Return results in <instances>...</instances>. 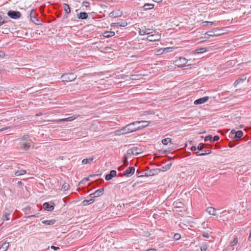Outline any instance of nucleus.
Returning <instances> with one entry per match:
<instances>
[{
    "mask_svg": "<svg viewBox=\"0 0 251 251\" xmlns=\"http://www.w3.org/2000/svg\"><path fill=\"white\" fill-rule=\"evenodd\" d=\"M137 124V121L130 123L124 128H122L119 132L122 134L132 132L138 130V128L136 126Z\"/></svg>",
    "mask_w": 251,
    "mask_h": 251,
    "instance_id": "f257e3e1",
    "label": "nucleus"
},
{
    "mask_svg": "<svg viewBox=\"0 0 251 251\" xmlns=\"http://www.w3.org/2000/svg\"><path fill=\"white\" fill-rule=\"evenodd\" d=\"M143 151V149L142 148L138 147H133L127 151V154L130 155H137Z\"/></svg>",
    "mask_w": 251,
    "mask_h": 251,
    "instance_id": "f03ea898",
    "label": "nucleus"
},
{
    "mask_svg": "<svg viewBox=\"0 0 251 251\" xmlns=\"http://www.w3.org/2000/svg\"><path fill=\"white\" fill-rule=\"evenodd\" d=\"M188 62V60L184 57H180L175 61V65L182 68Z\"/></svg>",
    "mask_w": 251,
    "mask_h": 251,
    "instance_id": "7ed1b4c3",
    "label": "nucleus"
},
{
    "mask_svg": "<svg viewBox=\"0 0 251 251\" xmlns=\"http://www.w3.org/2000/svg\"><path fill=\"white\" fill-rule=\"evenodd\" d=\"M32 145L31 140H27L26 141H22L20 143V147L24 150L25 151L28 150Z\"/></svg>",
    "mask_w": 251,
    "mask_h": 251,
    "instance_id": "20e7f679",
    "label": "nucleus"
},
{
    "mask_svg": "<svg viewBox=\"0 0 251 251\" xmlns=\"http://www.w3.org/2000/svg\"><path fill=\"white\" fill-rule=\"evenodd\" d=\"M76 78L73 74H64L61 76L63 81L69 82L74 80Z\"/></svg>",
    "mask_w": 251,
    "mask_h": 251,
    "instance_id": "39448f33",
    "label": "nucleus"
},
{
    "mask_svg": "<svg viewBox=\"0 0 251 251\" xmlns=\"http://www.w3.org/2000/svg\"><path fill=\"white\" fill-rule=\"evenodd\" d=\"M7 15L10 17L11 18L14 19H17L20 18L21 16V14L19 11H15L12 10H9L7 12Z\"/></svg>",
    "mask_w": 251,
    "mask_h": 251,
    "instance_id": "423d86ee",
    "label": "nucleus"
},
{
    "mask_svg": "<svg viewBox=\"0 0 251 251\" xmlns=\"http://www.w3.org/2000/svg\"><path fill=\"white\" fill-rule=\"evenodd\" d=\"M161 38V35L159 34H153L148 36L147 39L151 42L159 41Z\"/></svg>",
    "mask_w": 251,
    "mask_h": 251,
    "instance_id": "0eeeda50",
    "label": "nucleus"
},
{
    "mask_svg": "<svg viewBox=\"0 0 251 251\" xmlns=\"http://www.w3.org/2000/svg\"><path fill=\"white\" fill-rule=\"evenodd\" d=\"M20 128V126H6L5 127L0 129V132L5 130H7L8 129H10L11 130L7 132V134H12L13 132H15L16 129H19Z\"/></svg>",
    "mask_w": 251,
    "mask_h": 251,
    "instance_id": "6e6552de",
    "label": "nucleus"
},
{
    "mask_svg": "<svg viewBox=\"0 0 251 251\" xmlns=\"http://www.w3.org/2000/svg\"><path fill=\"white\" fill-rule=\"evenodd\" d=\"M135 168L134 167H129L124 172L123 175L126 177H130L133 175L135 172Z\"/></svg>",
    "mask_w": 251,
    "mask_h": 251,
    "instance_id": "1a4fd4ad",
    "label": "nucleus"
},
{
    "mask_svg": "<svg viewBox=\"0 0 251 251\" xmlns=\"http://www.w3.org/2000/svg\"><path fill=\"white\" fill-rule=\"evenodd\" d=\"M137 124H142L141 125L137 126V128H138V130L141 129L144 127H147L149 125L150 123V122L148 121H137Z\"/></svg>",
    "mask_w": 251,
    "mask_h": 251,
    "instance_id": "9d476101",
    "label": "nucleus"
},
{
    "mask_svg": "<svg viewBox=\"0 0 251 251\" xmlns=\"http://www.w3.org/2000/svg\"><path fill=\"white\" fill-rule=\"evenodd\" d=\"M209 98L208 96H206L203 98H200L199 99L196 100L194 101L195 104H201L205 103L208 100Z\"/></svg>",
    "mask_w": 251,
    "mask_h": 251,
    "instance_id": "9b49d317",
    "label": "nucleus"
},
{
    "mask_svg": "<svg viewBox=\"0 0 251 251\" xmlns=\"http://www.w3.org/2000/svg\"><path fill=\"white\" fill-rule=\"evenodd\" d=\"M103 191H104L103 188L98 189L96 191H95V193L91 194L90 195V197L94 198L95 197H99L100 196H101L103 194Z\"/></svg>",
    "mask_w": 251,
    "mask_h": 251,
    "instance_id": "f8f14e48",
    "label": "nucleus"
},
{
    "mask_svg": "<svg viewBox=\"0 0 251 251\" xmlns=\"http://www.w3.org/2000/svg\"><path fill=\"white\" fill-rule=\"evenodd\" d=\"M174 48L172 47H167L164 49L159 50L157 52L158 54H163L167 52H172L174 50Z\"/></svg>",
    "mask_w": 251,
    "mask_h": 251,
    "instance_id": "ddd939ff",
    "label": "nucleus"
},
{
    "mask_svg": "<svg viewBox=\"0 0 251 251\" xmlns=\"http://www.w3.org/2000/svg\"><path fill=\"white\" fill-rule=\"evenodd\" d=\"M116 171L115 170H112L110 172V173L109 174H107L105 176V179L106 180H111L113 177L115 176H116Z\"/></svg>",
    "mask_w": 251,
    "mask_h": 251,
    "instance_id": "4468645a",
    "label": "nucleus"
},
{
    "mask_svg": "<svg viewBox=\"0 0 251 251\" xmlns=\"http://www.w3.org/2000/svg\"><path fill=\"white\" fill-rule=\"evenodd\" d=\"M44 208L48 211H52L54 209V206L53 205H50L48 202H45L43 204Z\"/></svg>",
    "mask_w": 251,
    "mask_h": 251,
    "instance_id": "2eb2a0df",
    "label": "nucleus"
},
{
    "mask_svg": "<svg viewBox=\"0 0 251 251\" xmlns=\"http://www.w3.org/2000/svg\"><path fill=\"white\" fill-rule=\"evenodd\" d=\"M217 30L216 29H213L211 31H207L205 33V34L212 37L218 36L221 35V33H217Z\"/></svg>",
    "mask_w": 251,
    "mask_h": 251,
    "instance_id": "dca6fc26",
    "label": "nucleus"
},
{
    "mask_svg": "<svg viewBox=\"0 0 251 251\" xmlns=\"http://www.w3.org/2000/svg\"><path fill=\"white\" fill-rule=\"evenodd\" d=\"M206 212L211 215L216 216L217 215L216 210L215 208L211 207H208L206 208Z\"/></svg>",
    "mask_w": 251,
    "mask_h": 251,
    "instance_id": "f3484780",
    "label": "nucleus"
},
{
    "mask_svg": "<svg viewBox=\"0 0 251 251\" xmlns=\"http://www.w3.org/2000/svg\"><path fill=\"white\" fill-rule=\"evenodd\" d=\"M75 118H76V117H73L72 116V117H69L66 118L53 120V121H55L56 122L72 121L74 120V119H75Z\"/></svg>",
    "mask_w": 251,
    "mask_h": 251,
    "instance_id": "a211bd4d",
    "label": "nucleus"
},
{
    "mask_svg": "<svg viewBox=\"0 0 251 251\" xmlns=\"http://www.w3.org/2000/svg\"><path fill=\"white\" fill-rule=\"evenodd\" d=\"M243 135V132L241 130H238L236 132H235V135L234 137V139L236 140H238L241 139Z\"/></svg>",
    "mask_w": 251,
    "mask_h": 251,
    "instance_id": "6ab92c4d",
    "label": "nucleus"
},
{
    "mask_svg": "<svg viewBox=\"0 0 251 251\" xmlns=\"http://www.w3.org/2000/svg\"><path fill=\"white\" fill-rule=\"evenodd\" d=\"M88 17V15L87 13L85 12H81L77 16V18L78 19L85 20L87 19Z\"/></svg>",
    "mask_w": 251,
    "mask_h": 251,
    "instance_id": "aec40b11",
    "label": "nucleus"
},
{
    "mask_svg": "<svg viewBox=\"0 0 251 251\" xmlns=\"http://www.w3.org/2000/svg\"><path fill=\"white\" fill-rule=\"evenodd\" d=\"M94 157H90L88 158L84 159L82 160V163L84 165L90 164L94 160Z\"/></svg>",
    "mask_w": 251,
    "mask_h": 251,
    "instance_id": "412c9836",
    "label": "nucleus"
},
{
    "mask_svg": "<svg viewBox=\"0 0 251 251\" xmlns=\"http://www.w3.org/2000/svg\"><path fill=\"white\" fill-rule=\"evenodd\" d=\"M95 201L94 198L91 197L89 200H85L82 201L83 205H88L92 203Z\"/></svg>",
    "mask_w": 251,
    "mask_h": 251,
    "instance_id": "4be33fe9",
    "label": "nucleus"
},
{
    "mask_svg": "<svg viewBox=\"0 0 251 251\" xmlns=\"http://www.w3.org/2000/svg\"><path fill=\"white\" fill-rule=\"evenodd\" d=\"M55 222L56 221L54 219H51L43 221L42 223L45 225L50 226L53 225L55 223Z\"/></svg>",
    "mask_w": 251,
    "mask_h": 251,
    "instance_id": "5701e85b",
    "label": "nucleus"
},
{
    "mask_svg": "<svg viewBox=\"0 0 251 251\" xmlns=\"http://www.w3.org/2000/svg\"><path fill=\"white\" fill-rule=\"evenodd\" d=\"M115 34L113 31H105L103 33V36L105 38H109L114 36Z\"/></svg>",
    "mask_w": 251,
    "mask_h": 251,
    "instance_id": "b1692460",
    "label": "nucleus"
},
{
    "mask_svg": "<svg viewBox=\"0 0 251 251\" xmlns=\"http://www.w3.org/2000/svg\"><path fill=\"white\" fill-rule=\"evenodd\" d=\"M206 51H207V50H206V48H199V49L194 50L193 51V52L194 53L199 54V53H203Z\"/></svg>",
    "mask_w": 251,
    "mask_h": 251,
    "instance_id": "393cba45",
    "label": "nucleus"
},
{
    "mask_svg": "<svg viewBox=\"0 0 251 251\" xmlns=\"http://www.w3.org/2000/svg\"><path fill=\"white\" fill-rule=\"evenodd\" d=\"M154 4L152 3H145L143 6L145 10H150L154 8Z\"/></svg>",
    "mask_w": 251,
    "mask_h": 251,
    "instance_id": "a878e982",
    "label": "nucleus"
},
{
    "mask_svg": "<svg viewBox=\"0 0 251 251\" xmlns=\"http://www.w3.org/2000/svg\"><path fill=\"white\" fill-rule=\"evenodd\" d=\"M9 247V243H4L0 247V251H6Z\"/></svg>",
    "mask_w": 251,
    "mask_h": 251,
    "instance_id": "bb28decb",
    "label": "nucleus"
},
{
    "mask_svg": "<svg viewBox=\"0 0 251 251\" xmlns=\"http://www.w3.org/2000/svg\"><path fill=\"white\" fill-rule=\"evenodd\" d=\"M63 6V8H64L66 13V14L70 13L71 8L70 7V6L67 3H64Z\"/></svg>",
    "mask_w": 251,
    "mask_h": 251,
    "instance_id": "cd10ccee",
    "label": "nucleus"
},
{
    "mask_svg": "<svg viewBox=\"0 0 251 251\" xmlns=\"http://www.w3.org/2000/svg\"><path fill=\"white\" fill-rule=\"evenodd\" d=\"M127 25V22L124 20H122L119 22H117V26L125 27Z\"/></svg>",
    "mask_w": 251,
    "mask_h": 251,
    "instance_id": "c85d7f7f",
    "label": "nucleus"
},
{
    "mask_svg": "<svg viewBox=\"0 0 251 251\" xmlns=\"http://www.w3.org/2000/svg\"><path fill=\"white\" fill-rule=\"evenodd\" d=\"M171 166H172V163L167 164V165L163 166L161 169H158L159 171L160 170L162 171H166L167 170H169L171 168Z\"/></svg>",
    "mask_w": 251,
    "mask_h": 251,
    "instance_id": "c756f323",
    "label": "nucleus"
},
{
    "mask_svg": "<svg viewBox=\"0 0 251 251\" xmlns=\"http://www.w3.org/2000/svg\"><path fill=\"white\" fill-rule=\"evenodd\" d=\"M26 173V171L24 170H18L15 172V175L16 176H20L25 174Z\"/></svg>",
    "mask_w": 251,
    "mask_h": 251,
    "instance_id": "7c9ffc66",
    "label": "nucleus"
},
{
    "mask_svg": "<svg viewBox=\"0 0 251 251\" xmlns=\"http://www.w3.org/2000/svg\"><path fill=\"white\" fill-rule=\"evenodd\" d=\"M11 213L10 212H4L2 215V219L3 220H9V216Z\"/></svg>",
    "mask_w": 251,
    "mask_h": 251,
    "instance_id": "2f4dec72",
    "label": "nucleus"
},
{
    "mask_svg": "<svg viewBox=\"0 0 251 251\" xmlns=\"http://www.w3.org/2000/svg\"><path fill=\"white\" fill-rule=\"evenodd\" d=\"M208 247V245L206 243H203L201 247V251H206Z\"/></svg>",
    "mask_w": 251,
    "mask_h": 251,
    "instance_id": "473e14b6",
    "label": "nucleus"
},
{
    "mask_svg": "<svg viewBox=\"0 0 251 251\" xmlns=\"http://www.w3.org/2000/svg\"><path fill=\"white\" fill-rule=\"evenodd\" d=\"M171 141H172V139L171 138H166L163 139L162 140V143L164 145H167L169 143H171Z\"/></svg>",
    "mask_w": 251,
    "mask_h": 251,
    "instance_id": "72a5a7b5",
    "label": "nucleus"
},
{
    "mask_svg": "<svg viewBox=\"0 0 251 251\" xmlns=\"http://www.w3.org/2000/svg\"><path fill=\"white\" fill-rule=\"evenodd\" d=\"M140 75H131L130 76V78L131 80H138L140 78Z\"/></svg>",
    "mask_w": 251,
    "mask_h": 251,
    "instance_id": "f704fd0d",
    "label": "nucleus"
},
{
    "mask_svg": "<svg viewBox=\"0 0 251 251\" xmlns=\"http://www.w3.org/2000/svg\"><path fill=\"white\" fill-rule=\"evenodd\" d=\"M213 24H214V22H208V21H205V22H203L201 24V25L202 26H208V25H212Z\"/></svg>",
    "mask_w": 251,
    "mask_h": 251,
    "instance_id": "c9c22d12",
    "label": "nucleus"
},
{
    "mask_svg": "<svg viewBox=\"0 0 251 251\" xmlns=\"http://www.w3.org/2000/svg\"><path fill=\"white\" fill-rule=\"evenodd\" d=\"M246 78H238L234 82V86L235 87L237 86L238 84H239L241 82H243L245 80H246Z\"/></svg>",
    "mask_w": 251,
    "mask_h": 251,
    "instance_id": "e433bc0d",
    "label": "nucleus"
},
{
    "mask_svg": "<svg viewBox=\"0 0 251 251\" xmlns=\"http://www.w3.org/2000/svg\"><path fill=\"white\" fill-rule=\"evenodd\" d=\"M238 238L237 237H235L232 241H231L230 243V246H234L236 245L238 243Z\"/></svg>",
    "mask_w": 251,
    "mask_h": 251,
    "instance_id": "4c0bfd02",
    "label": "nucleus"
},
{
    "mask_svg": "<svg viewBox=\"0 0 251 251\" xmlns=\"http://www.w3.org/2000/svg\"><path fill=\"white\" fill-rule=\"evenodd\" d=\"M69 188H70V185L67 183H64L63 184L62 187V189L64 191H67V190H69Z\"/></svg>",
    "mask_w": 251,
    "mask_h": 251,
    "instance_id": "58836bf2",
    "label": "nucleus"
},
{
    "mask_svg": "<svg viewBox=\"0 0 251 251\" xmlns=\"http://www.w3.org/2000/svg\"><path fill=\"white\" fill-rule=\"evenodd\" d=\"M32 11H31V12L30 13V18H31V20L32 21V22L33 23H34L36 24H38L37 23H36V22L38 21V20L35 16H32Z\"/></svg>",
    "mask_w": 251,
    "mask_h": 251,
    "instance_id": "ea45409f",
    "label": "nucleus"
},
{
    "mask_svg": "<svg viewBox=\"0 0 251 251\" xmlns=\"http://www.w3.org/2000/svg\"><path fill=\"white\" fill-rule=\"evenodd\" d=\"M158 171H159L158 169L151 170L150 171V174L148 175V176L154 175L155 174L157 173Z\"/></svg>",
    "mask_w": 251,
    "mask_h": 251,
    "instance_id": "a19ab883",
    "label": "nucleus"
},
{
    "mask_svg": "<svg viewBox=\"0 0 251 251\" xmlns=\"http://www.w3.org/2000/svg\"><path fill=\"white\" fill-rule=\"evenodd\" d=\"M204 141H210L211 142H212V135H208V136H206L205 138H204Z\"/></svg>",
    "mask_w": 251,
    "mask_h": 251,
    "instance_id": "79ce46f5",
    "label": "nucleus"
},
{
    "mask_svg": "<svg viewBox=\"0 0 251 251\" xmlns=\"http://www.w3.org/2000/svg\"><path fill=\"white\" fill-rule=\"evenodd\" d=\"M146 34H150L152 33V29L145 28L144 29Z\"/></svg>",
    "mask_w": 251,
    "mask_h": 251,
    "instance_id": "37998d69",
    "label": "nucleus"
},
{
    "mask_svg": "<svg viewBox=\"0 0 251 251\" xmlns=\"http://www.w3.org/2000/svg\"><path fill=\"white\" fill-rule=\"evenodd\" d=\"M123 162H124L123 166H127L128 165L127 158L126 156V155H125V156H124V159Z\"/></svg>",
    "mask_w": 251,
    "mask_h": 251,
    "instance_id": "c03bdc74",
    "label": "nucleus"
},
{
    "mask_svg": "<svg viewBox=\"0 0 251 251\" xmlns=\"http://www.w3.org/2000/svg\"><path fill=\"white\" fill-rule=\"evenodd\" d=\"M211 153V151H209L208 152L206 153H200V152H196V155L197 156H204L206 154H209Z\"/></svg>",
    "mask_w": 251,
    "mask_h": 251,
    "instance_id": "a18cd8bd",
    "label": "nucleus"
},
{
    "mask_svg": "<svg viewBox=\"0 0 251 251\" xmlns=\"http://www.w3.org/2000/svg\"><path fill=\"white\" fill-rule=\"evenodd\" d=\"M137 175L138 177L143 176H148V175H147V174L146 173H141V172H140L138 171H137Z\"/></svg>",
    "mask_w": 251,
    "mask_h": 251,
    "instance_id": "49530a36",
    "label": "nucleus"
},
{
    "mask_svg": "<svg viewBox=\"0 0 251 251\" xmlns=\"http://www.w3.org/2000/svg\"><path fill=\"white\" fill-rule=\"evenodd\" d=\"M181 237V236L179 234L176 233L174 236V238L175 240H179Z\"/></svg>",
    "mask_w": 251,
    "mask_h": 251,
    "instance_id": "de8ad7c7",
    "label": "nucleus"
},
{
    "mask_svg": "<svg viewBox=\"0 0 251 251\" xmlns=\"http://www.w3.org/2000/svg\"><path fill=\"white\" fill-rule=\"evenodd\" d=\"M203 148V144L202 143L200 144L197 149L199 151H202Z\"/></svg>",
    "mask_w": 251,
    "mask_h": 251,
    "instance_id": "09e8293b",
    "label": "nucleus"
},
{
    "mask_svg": "<svg viewBox=\"0 0 251 251\" xmlns=\"http://www.w3.org/2000/svg\"><path fill=\"white\" fill-rule=\"evenodd\" d=\"M82 5L86 7H90V3L88 1H83Z\"/></svg>",
    "mask_w": 251,
    "mask_h": 251,
    "instance_id": "8fccbe9b",
    "label": "nucleus"
},
{
    "mask_svg": "<svg viewBox=\"0 0 251 251\" xmlns=\"http://www.w3.org/2000/svg\"><path fill=\"white\" fill-rule=\"evenodd\" d=\"M219 139H220L219 136L218 135H216L214 137H212V142H214L216 141H218L219 140Z\"/></svg>",
    "mask_w": 251,
    "mask_h": 251,
    "instance_id": "3c124183",
    "label": "nucleus"
},
{
    "mask_svg": "<svg viewBox=\"0 0 251 251\" xmlns=\"http://www.w3.org/2000/svg\"><path fill=\"white\" fill-rule=\"evenodd\" d=\"M89 180V178L88 177V178H84V179H83L80 182V183L81 184H84L85 183L86 181Z\"/></svg>",
    "mask_w": 251,
    "mask_h": 251,
    "instance_id": "603ef678",
    "label": "nucleus"
},
{
    "mask_svg": "<svg viewBox=\"0 0 251 251\" xmlns=\"http://www.w3.org/2000/svg\"><path fill=\"white\" fill-rule=\"evenodd\" d=\"M202 235L203 237H205V238H209V234L208 233L206 232H203L202 233Z\"/></svg>",
    "mask_w": 251,
    "mask_h": 251,
    "instance_id": "864d4df0",
    "label": "nucleus"
},
{
    "mask_svg": "<svg viewBox=\"0 0 251 251\" xmlns=\"http://www.w3.org/2000/svg\"><path fill=\"white\" fill-rule=\"evenodd\" d=\"M139 33L140 35H144L146 34L144 29H140Z\"/></svg>",
    "mask_w": 251,
    "mask_h": 251,
    "instance_id": "5fc2aeb1",
    "label": "nucleus"
},
{
    "mask_svg": "<svg viewBox=\"0 0 251 251\" xmlns=\"http://www.w3.org/2000/svg\"><path fill=\"white\" fill-rule=\"evenodd\" d=\"M29 136L28 135H25L22 137V138L23 139V141H27V139L28 138Z\"/></svg>",
    "mask_w": 251,
    "mask_h": 251,
    "instance_id": "6e6d98bb",
    "label": "nucleus"
},
{
    "mask_svg": "<svg viewBox=\"0 0 251 251\" xmlns=\"http://www.w3.org/2000/svg\"><path fill=\"white\" fill-rule=\"evenodd\" d=\"M4 23H5V22L4 21V20L2 19V17L0 16V26L2 25Z\"/></svg>",
    "mask_w": 251,
    "mask_h": 251,
    "instance_id": "4d7b16f0",
    "label": "nucleus"
},
{
    "mask_svg": "<svg viewBox=\"0 0 251 251\" xmlns=\"http://www.w3.org/2000/svg\"><path fill=\"white\" fill-rule=\"evenodd\" d=\"M51 249L55 250V251H56L57 250H59V247H55V246H51L50 247Z\"/></svg>",
    "mask_w": 251,
    "mask_h": 251,
    "instance_id": "13d9d810",
    "label": "nucleus"
},
{
    "mask_svg": "<svg viewBox=\"0 0 251 251\" xmlns=\"http://www.w3.org/2000/svg\"><path fill=\"white\" fill-rule=\"evenodd\" d=\"M250 235L248 239V242H251V230L250 231Z\"/></svg>",
    "mask_w": 251,
    "mask_h": 251,
    "instance_id": "bf43d9fd",
    "label": "nucleus"
},
{
    "mask_svg": "<svg viewBox=\"0 0 251 251\" xmlns=\"http://www.w3.org/2000/svg\"><path fill=\"white\" fill-rule=\"evenodd\" d=\"M197 150V148L195 146H192L191 148V150L192 151H195Z\"/></svg>",
    "mask_w": 251,
    "mask_h": 251,
    "instance_id": "052dcab7",
    "label": "nucleus"
},
{
    "mask_svg": "<svg viewBox=\"0 0 251 251\" xmlns=\"http://www.w3.org/2000/svg\"><path fill=\"white\" fill-rule=\"evenodd\" d=\"M124 167H125L124 166L122 165V166L119 167L118 169L119 171H122L124 169Z\"/></svg>",
    "mask_w": 251,
    "mask_h": 251,
    "instance_id": "680f3d73",
    "label": "nucleus"
},
{
    "mask_svg": "<svg viewBox=\"0 0 251 251\" xmlns=\"http://www.w3.org/2000/svg\"><path fill=\"white\" fill-rule=\"evenodd\" d=\"M4 56V53L3 51L0 50V57H3Z\"/></svg>",
    "mask_w": 251,
    "mask_h": 251,
    "instance_id": "e2e57ef3",
    "label": "nucleus"
},
{
    "mask_svg": "<svg viewBox=\"0 0 251 251\" xmlns=\"http://www.w3.org/2000/svg\"><path fill=\"white\" fill-rule=\"evenodd\" d=\"M111 26H117V23H113L111 24Z\"/></svg>",
    "mask_w": 251,
    "mask_h": 251,
    "instance_id": "0e129e2a",
    "label": "nucleus"
},
{
    "mask_svg": "<svg viewBox=\"0 0 251 251\" xmlns=\"http://www.w3.org/2000/svg\"><path fill=\"white\" fill-rule=\"evenodd\" d=\"M147 251H156V250L155 249L152 248L148 249Z\"/></svg>",
    "mask_w": 251,
    "mask_h": 251,
    "instance_id": "69168bd1",
    "label": "nucleus"
},
{
    "mask_svg": "<svg viewBox=\"0 0 251 251\" xmlns=\"http://www.w3.org/2000/svg\"><path fill=\"white\" fill-rule=\"evenodd\" d=\"M152 0L156 2H159L162 1V0Z\"/></svg>",
    "mask_w": 251,
    "mask_h": 251,
    "instance_id": "338daca9",
    "label": "nucleus"
},
{
    "mask_svg": "<svg viewBox=\"0 0 251 251\" xmlns=\"http://www.w3.org/2000/svg\"><path fill=\"white\" fill-rule=\"evenodd\" d=\"M236 132L237 131H236L235 130H232L231 132L232 134H235V132Z\"/></svg>",
    "mask_w": 251,
    "mask_h": 251,
    "instance_id": "774afa93",
    "label": "nucleus"
}]
</instances>
